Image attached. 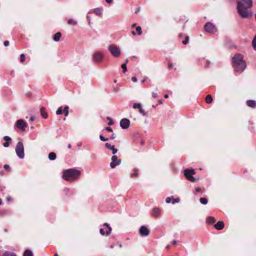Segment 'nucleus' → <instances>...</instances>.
I'll use <instances>...</instances> for the list:
<instances>
[{
    "label": "nucleus",
    "instance_id": "1",
    "mask_svg": "<svg viewBox=\"0 0 256 256\" xmlns=\"http://www.w3.org/2000/svg\"><path fill=\"white\" fill-rule=\"evenodd\" d=\"M238 12L242 18H247L252 16V13L248 10L252 6V0H238Z\"/></svg>",
    "mask_w": 256,
    "mask_h": 256
},
{
    "label": "nucleus",
    "instance_id": "2",
    "mask_svg": "<svg viewBox=\"0 0 256 256\" xmlns=\"http://www.w3.org/2000/svg\"><path fill=\"white\" fill-rule=\"evenodd\" d=\"M243 59V56L240 54H236L232 58L233 68L235 71L241 73L246 69V64Z\"/></svg>",
    "mask_w": 256,
    "mask_h": 256
},
{
    "label": "nucleus",
    "instance_id": "3",
    "mask_svg": "<svg viewBox=\"0 0 256 256\" xmlns=\"http://www.w3.org/2000/svg\"><path fill=\"white\" fill-rule=\"evenodd\" d=\"M80 174V170L74 168H70L63 172L62 178L67 181H74L79 178Z\"/></svg>",
    "mask_w": 256,
    "mask_h": 256
},
{
    "label": "nucleus",
    "instance_id": "4",
    "mask_svg": "<svg viewBox=\"0 0 256 256\" xmlns=\"http://www.w3.org/2000/svg\"><path fill=\"white\" fill-rule=\"evenodd\" d=\"M195 174L196 172L194 169H186L184 170V176L186 179L193 182H196L198 180V178H196L192 176V175Z\"/></svg>",
    "mask_w": 256,
    "mask_h": 256
},
{
    "label": "nucleus",
    "instance_id": "5",
    "mask_svg": "<svg viewBox=\"0 0 256 256\" xmlns=\"http://www.w3.org/2000/svg\"><path fill=\"white\" fill-rule=\"evenodd\" d=\"M16 152L17 156L20 158H24V147L23 144L22 142H19L17 143L16 148Z\"/></svg>",
    "mask_w": 256,
    "mask_h": 256
},
{
    "label": "nucleus",
    "instance_id": "6",
    "mask_svg": "<svg viewBox=\"0 0 256 256\" xmlns=\"http://www.w3.org/2000/svg\"><path fill=\"white\" fill-rule=\"evenodd\" d=\"M108 50L114 57L118 58L120 55L121 51L120 48L115 45H110L108 46Z\"/></svg>",
    "mask_w": 256,
    "mask_h": 256
},
{
    "label": "nucleus",
    "instance_id": "7",
    "mask_svg": "<svg viewBox=\"0 0 256 256\" xmlns=\"http://www.w3.org/2000/svg\"><path fill=\"white\" fill-rule=\"evenodd\" d=\"M204 28L208 32L214 33L216 32V28L215 26L210 22L206 23L204 26Z\"/></svg>",
    "mask_w": 256,
    "mask_h": 256
},
{
    "label": "nucleus",
    "instance_id": "8",
    "mask_svg": "<svg viewBox=\"0 0 256 256\" xmlns=\"http://www.w3.org/2000/svg\"><path fill=\"white\" fill-rule=\"evenodd\" d=\"M112 162L110 163V166L112 168H114L116 166H118L121 163V160L118 159L116 155L113 156L111 158Z\"/></svg>",
    "mask_w": 256,
    "mask_h": 256
},
{
    "label": "nucleus",
    "instance_id": "9",
    "mask_svg": "<svg viewBox=\"0 0 256 256\" xmlns=\"http://www.w3.org/2000/svg\"><path fill=\"white\" fill-rule=\"evenodd\" d=\"M16 126L22 131H24L27 127V124L23 120L20 119L16 121Z\"/></svg>",
    "mask_w": 256,
    "mask_h": 256
},
{
    "label": "nucleus",
    "instance_id": "10",
    "mask_svg": "<svg viewBox=\"0 0 256 256\" xmlns=\"http://www.w3.org/2000/svg\"><path fill=\"white\" fill-rule=\"evenodd\" d=\"M139 233L142 236H147L149 235L150 230L146 226H142L140 228Z\"/></svg>",
    "mask_w": 256,
    "mask_h": 256
},
{
    "label": "nucleus",
    "instance_id": "11",
    "mask_svg": "<svg viewBox=\"0 0 256 256\" xmlns=\"http://www.w3.org/2000/svg\"><path fill=\"white\" fill-rule=\"evenodd\" d=\"M103 58V54L101 52H97L94 54L93 59L95 62H99L102 61Z\"/></svg>",
    "mask_w": 256,
    "mask_h": 256
},
{
    "label": "nucleus",
    "instance_id": "12",
    "mask_svg": "<svg viewBox=\"0 0 256 256\" xmlns=\"http://www.w3.org/2000/svg\"><path fill=\"white\" fill-rule=\"evenodd\" d=\"M130 124V122L129 120L126 118H124L121 120L120 122V126L122 128L124 129H126L129 128Z\"/></svg>",
    "mask_w": 256,
    "mask_h": 256
},
{
    "label": "nucleus",
    "instance_id": "13",
    "mask_svg": "<svg viewBox=\"0 0 256 256\" xmlns=\"http://www.w3.org/2000/svg\"><path fill=\"white\" fill-rule=\"evenodd\" d=\"M161 214V210L158 208H154L152 210V215L154 218L158 217Z\"/></svg>",
    "mask_w": 256,
    "mask_h": 256
},
{
    "label": "nucleus",
    "instance_id": "14",
    "mask_svg": "<svg viewBox=\"0 0 256 256\" xmlns=\"http://www.w3.org/2000/svg\"><path fill=\"white\" fill-rule=\"evenodd\" d=\"M214 226L215 228L218 230H222L224 226V224L222 221H218L216 224H214Z\"/></svg>",
    "mask_w": 256,
    "mask_h": 256
},
{
    "label": "nucleus",
    "instance_id": "15",
    "mask_svg": "<svg viewBox=\"0 0 256 256\" xmlns=\"http://www.w3.org/2000/svg\"><path fill=\"white\" fill-rule=\"evenodd\" d=\"M246 104L249 107L255 108L256 107V102L254 100H248L246 101Z\"/></svg>",
    "mask_w": 256,
    "mask_h": 256
},
{
    "label": "nucleus",
    "instance_id": "16",
    "mask_svg": "<svg viewBox=\"0 0 256 256\" xmlns=\"http://www.w3.org/2000/svg\"><path fill=\"white\" fill-rule=\"evenodd\" d=\"M103 225H104V226H106L108 229L106 232V236H109L112 230V228L110 226L109 224H108L107 222H104Z\"/></svg>",
    "mask_w": 256,
    "mask_h": 256
},
{
    "label": "nucleus",
    "instance_id": "17",
    "mask_svg": "<svg viewBox=\"0 0 256 256\" xmlns=\"http://www.w3.org/2000/svg\"><path fill=\"white\" fill-rule=\"evenodd\" d=\"M40 112L42 116L44 118H46L48 117V114L47 112H46L45 108L44 107H42L40 109Z\"/></svg>",
    "mask_w": 256,
    "mask_h": 256
},
{
    "label": "nucleus",
    "instance_id": "18",
    "mask_svg": "<svg viewBox=\"0 0 256 256\" xmlns=\"http://www.w3.org/2000/svg\"><path fill=\"white\" fill-rule=\"evenodd\" d=\"M62 36V34L60 32H58L54 34L53 40L55 42H58L60 37Z\"/></svg>",
    "mask_w": 256,
    "mask_h": 256
},
{
    "label": "nucleus",
    "instance_id": "19",
    "mask_svg": "<svg viewBox=\"0 0 256 256\" xmlns=\"http://www.w3.org/2000/svg\"><path fill=\"white\" fill-rule=\"evenodd\" d=\"M216 222V219L212 216H208L206 219V222L210 224H212Z\"/></svg>",
    "mask_w": 256,
    "mask_h": 256
},
{
    "label": "nucleus",
    "instance_id": "20",
    "mask_svg": "<svg viewBox=\"0 0 256 256\" xmlns=\"http://www.w3.org/2000/svg\"><path fill=\"white\" fill-rule=\"evenodd\" d=\"M94 13L97 16H100L102 14V8H96L94 10Z\"/></svg>",
    "mask_w": 256,
    "mask_h": 256
},
{
    "label": "nucleus",
    "instance_id": "21",
    "mask_svg": "<svg viewBox=\"0 0 256 256\" xmlns=\"http://www.w3.org/2000/svg\"><path fill=\"white\" fill-rule=\"evenodd\" d=\"M206 102L207 104H210L212 102L213 98L211 94H208L206 98Z\"/></svg>",
    "mask_w": 256,
    "mask_h": 256
},
{
    "label": "nucleus",
    "instance_id": "22",
    "mask_svg": "<svg viewBox=\"0 0 256 256\" xmlns=\"http://www.w3.org/2000/svg\"><path fill=\"white\" fill-rule=\"evenodd\" d=\"M48 158L50 160H53L56 158V154L54 152H51L48 154Z\"/></svg>",
    "mask_w": 256,
    "mask_h": 256
},
{
    "label": "nucleus",
    "instance_id": "23",
    "mask_svg": "<svg viewBox=\"0 0 256 256\" xmlns=\"http://www.w3.org/2000/svg\"><path fill=\"white\" fill-rule=\"evenodd\" d=\"M24 256H32V253L30 250H26L24 253Z\"/></svg>",
    "mask_w": 256,
    "mask_h": 256
},
{
    "label": "nucleus",
    "instance_id": "24",
    "mask_svg": "<svg viewBox=\"0 0 256 256\" xmlns=\"http://www.w3.org/2000/svg\"><path fill=\"white\" fill-rule=\"evenodd\" d=\"M138 176V170L136 168H134V170L133 173L130 174V177L131 178L137 177Z\"/></svg>",
    "mask_w": 256,
    "mask_h": 256
},
{
    "label": "nucleus",
    "instance_id": "25",
    "mask_svg": "<svg viewBox=\"0 0 256 256\" xmlns=\"http://www.w3.org/2000/svg\"><path fill=\"white\" fill-rule=\"evenodd\" d=\"M68 108H69L68 106H64V108L62 110V112H64V114L66 116H67L68 115Z\"/></svg>",
    "mask_w": 256,
    "mask_h": 256
},
{
    "label": "nucleus",
    "instance_id": "26",
    "mask_svg": "<svg viewBox=\"0 0 256 256\" xmlns=\"http://www.w3.org/2000/svg\"><path fill=\"white\" fill-rule=\"evenodd\" d=\"M68 24L75 26V25H76L77 24V22L76 21L72 19H69L68 20Z\"/></svg>",
    "mask_w": 256,
    "mask_h": 256
},
{
    "label": "nucleus",
    "instance_id": "27",
    "mask_svg": "<svg viewBox=\"0 0 256 256\" xmlns=\"http://www.w3.org/2000/svg\"><path fill=\"white\" fill-rule=\"evenodd\" d=\"M200 201L203 204H206L208 203V200L205 198H201Z\"/></svg>",
    "mask_w": 256,
    "mask_h": 256
},
{
    "label": "nucleus",
    "instance_id": "28",
    "mask_svg": "<svg viewBox=\"0 0 256 256\" xmlns=\"http://www.w3.org/2000/svg\"><path fill=\"white\" fill-rule=\"evenodd\" d=\"M252 46L256 50V35L252 41Z\"/></svg>",
    "mask_w": 256,
    "mask_h": 256
},
{
    "label": "nucleus",
    "instance_id": "29",
    "mask_svg": "<svg viewBox=\"0 0 256 256\" xmlns=\"http://www.w3.org/2000/svg\"><path fill=\"white\" fill-rule=\"evenodd\" d=\"M3 256H16L14 254L10 252H5Z\"/></svg>",
    "mask_w": 256,
    "mask_h": 256
},
{
    "label": "nucleus",
    "instance_id": "30",
    "mask_svg": "<svg viewBox=\"0 0 256 256\" xmlns=\"http://www.w3.org/2000/svg\"><path fill=\"white\" fill-rule=\"evenodd\" d=\"M141 108V104L139 103H134L133 105L134 108Z\"/></svg>",
    "mask_w": 256,
    "mask_h": 256
},
{
    "label": "nucleus",
    "instance_id": "31",
    "mask_svg": "<svg viewBox=\"0 0 256 256\" xmlns=\"http://www.w3.org/2000/svg\"><path fill=\"white\" fill-rule=\"evenodd\" d=\"M136 30L138 32V35L142 34V28L140 26H138L136 28Z\"/></svg>",
    "mask_w": 256,
    "mask_h": 256
},
{
    "label": "nucleus",
    "instance_id": "32",
    "mask_svg": "<svg viewBox=\"0 0 256 256\" xmlns=\"http://www.w3.org/2000/svg\"><path fill=\"white\" fill-rule=\"evenodd\" d=\"M25 61V56L24 54H22L20 56V62H23Z\"/></svg>",
    "mask_w": 256,
    "mask_h": 256
},
{
    "label": "nucleus",
    "instance_id": "33",
    "mask_svg": "<svg viewBox=\"0 0 256 256\" xmlns=\"http://www.w3.org/2000/svg\"><path fill=\"white\" fill-rule=\"evenodd\" d=\"M122 68L123 70V72L125 73L127 70L126 64H123L122 65Z\"/></svg>",
    "mask_w": 256,
    "mask_h": 256
},
{
    "label": "nucleus",
    "instance_id": "34",
    "mask_svg": "<svg viewBox=\"0 0 256 256\" xmlns=\"http://www.w3.org/2000/svg\"><path fill=\"white\" fill-rule=\"evenodd\" d=\"M105 146L106 148H108V149L111 150L112 148H113V147L114 146V145L112 146L110 144H109L108 143H106L105 144Z\"/></svg>",
    "mask_w": 256,
    "mask_h": 256
},
{
    "label": "nucleus",
    "instance_id": "35",
    "mask_svg": "<svg viewBox=\"0 0 256 256\" xmlns=\"http://www.w3.org/2000/svg\"><path fill=\"white\" fill-rule=\"evenodd\" d=\"M188 40H189V38L188 36H186V38H185V40H184L182 42L184 44H186L188 42Z\"/></svg>",
    "mask_w": 256,
    "mask_h": 256
},
{
    "label": "nucleus",
    "instance_id": "36",
    "mask_svg": "<svg viewBox=\"0 0 256 256\" xmlns=\"http://www.w3.org/2000/svg\"><path fill=\"white\" fill-rule=\"evenodd\" d=\"M62 113V107H60L59 108H58V109L56 111V114H60Z\"/></svg>",
    "mask_w": 256,
    "mask_h": 256
},
{
    "label": "nucleus",
    "instance_id": "37",
    "mask_svg": "<svg viewBox=\"0 0 256 256\" xmlns=\"http://www.w3.org/2000/svg\"><path fill=\"white\" fill-rule=\"evenodd\" d=\"M139 112L140 114H142L143 116H146V113L144 111V110H143L142 108L138 109Z\"/></svg>",
    "mask_w": 256,
    "mask_h": 256
},
{
    "label": "nucleus",
    "instance_id": "38",
    "mask_svg": "<svg viewBox=\"0 0 256 256\" xmlns=\"http://www.w3.org/2000/svg\"><path fill=\"white\" fill-rule=\"evenodd\" d=\"M100 138L102 141L106 142L108 140V138H105L103 136L100 135Z\"/></svg>",
    "mask_w": 256,
    "mask_h": 256
},
{
    "label": "nucleus",
    "instance_id": "39",
    "mask_svg": "<svg viewBox=\"0 0 256 256\" xmlns=\"http://www.w3.org/2000/svg\"><path fill=\"white\" fill-rule=\"evenodd\" d=\"M107 119H108V120H109V122H108V124L109 126L112 125V124H114V122H113V121H112V119L110 118V117H108V118H107Z\"/></svg>",
    "mask_w": 256,
    "mask_h": 256
},
{
    "label": "nucleus",
    "instance_id": "40",
    "mask_svg": "<svg viewBox=\"0 0 256 256\" xmlns=\"http://www.w3.org/2000/svg\"><path fill=\"white\" fill-rule=\"evenodd\" d=\"M112 150V153L113 154H115L118 152V149L114 148V146L113 147V148L111 150Z\"/></svg>",
    "mask_w": 256,
    "mask_h": 256
},
{
    "label": "nucleus",
    "instance_id": "41",
    "mask_svg": "<svg viewBox=\"0 0 256 256\" xmlns=\"http://www.w3.org/2000/svg\"><path fill=\"white\" fill-rule=\"evenodd\" d=\"M100 234L102 236H106V232L104 231V229L100 228Z\"/></svg>",
    "mask_w": 256,
    "mask_h": 256
},
{
    "label": "nucleus",
    "instance_id": "42",
    "mask_svg": "<svg viewBox=\"0 0 256 256\" xmlns=\"http://www.w3.org/2000/svg\"><path fill=\"white\" fill-rule=\"evenodd\" d=\"M4 167L6 170H8V171L10 170V166L8 164H6L4 165Z\"/></svg>",
    "mask_w": 256,
    "mask_h": 256
},
{
    "label": "nucleus",
    "instance_id": "43",
    "mask_svg": "<svg viewBox=\"0 0 256 256\" xmlns=\"http://www.w3.org/2000/svg\"><path fill=\"white\" fill-rule=\"evenodd\" d=\"M180 200L179 198H174V201L172 202V204H175L176 202H180Z\"/></svg>",
    "mask_w": 256,
    "mask_h": 256
},
{
    "label": "nucleus",
    "instance_id": "44",
    "mask_svg": "<svg viewBox=\"0 0 256 256\" xmlns=\"http://www.w3.org/2000/svg\"><path fill=\"white\" fill-rule=\"evenodd\" d=\"M4 139L5 140H6V141H8V140H11V138L10 137L8 136H4Z\"/></svg>",
    "mask_w": 256,
    "mask_h": 256
},
{
    "label": "nucleus",
    "instance_id": "45",
    "mask_svg": "<svg viewBox=\"0 0 256 256\" xmlns=\"http://www.w3.org/2000/svg\"><path fill=\"white\" fill-rule=\"evenodd\" d=\"M10 145V143L8 142H6L3 144L4 147H8Z\"/></svg>",
    "mask_w": 256,
    "mask_h": 256
},
{
    "label": "nucleus",
    "instance_id": "46",
    "mask_svg": "<svg viewBox=\"0 0 256 256\" xmlns=\"http://www.w3.org/2000/svg\"><path fill=\"white\" fill-rule=\"evenodd\" d=\"M105 129L108 132H112V128L110 127H106L105 128Z\"/></svg>",
    "mask_w": 256,
    "mask_h": 256
},
{
    "label": "nucleus",
    "instance_id": "47",
    "mask_svg": "<svg viewBox=\"0 0 256 256\" xmlns=\"http://www.w3.org/2000/svg\"><path fill=\"white\" fill-rule=\"evenodd\" d=\"M152 96L154 98H156L158 96V94L156 92H152Z\"/></svg>",
    "mask_w": 256,
    "mask_h": 256
},
{
    "label": "nucleus",
    "instance_id": "48",
    "mask_svg": "<svg viewBox=\"0 0 256 256\" xmlns=\"http://www.w3.org/2000/svg\"><path fill=\"white\" fill-rule=\"evenodd\" d=\"M166 203H170L171 202V198L170 197H168L166 198Z\"/></svg>",
    "mask_w": 256,
    "mask_h": 256
},
{
    "label": "nucleus",
    "instance_id": "49",
    "mask_svg": "<svg viewBox=\"0 0 256 256\" xmlns=\"http://www.w3.org/2000/svg\"><path fill=\"white\" fill-rule=\"evenodd\" d=\"M4 45L5 46H7L9 45V42L8 40H6L4 42Z\"/></svg>",
    "mask_w": 256,
    "mask_h": 256
},
{
    "label": "nucleus",
    "instance_id": "50",
    "mask_svg": "<svg viewBox=\"0 0 256 256\" xmlns=\"http://www.w3.org/2000/svg\"><path fill=\"white\" fill-rule=\"evenodd\" d=\"M202 190L200 188V187H198L196 189V193H198V192H201Z\"/></svg>",
    "mask_w": 256,
    "mask_h": 256
},
{
    "label": "nucleus",
    "instance_id": "51",
    "mask_svg": "<svg viewBox=\"0 0 256 256\" xmlns=\"http://www.w3.org/2000/svg\"><path fill=\"white\" fill-rule=\"evenodd\" d=\"M173 68V64L172 63H170L168 65V68L169 70L172 68Z\"/></svg>",
    "mask_w": 256,
    "mask_h": 256
},
{
    "label": "nucleus",
    "instance_id": "52",
    "mask_svg": "<svg viewBox=\"0 0 256 256\" xmlns=\"http://www.w3.org/2000/svg\"><path fill=\"white\" fill-rule=\"evenodd\" d=\"M132 82H137V78L136 77H134V76L132 78Z\"/></svg>",
    "mask_w": 256,
    "mask_h": 256
},
{
    "label": "nucleus",
    "instance_id": "53",
    "mask_svg": "<svg viewBox=\"0 0 256 256\" xmlns=\"http://www.w3.org/2000/svg\"><path fill=\"white\" fill-rule=\"evenodd\" d=\"M116 138V136H114V134H112V135L110 137V140H114Z\"/></svg>",
    "mask_w": 256,
    "mask_h": 256
},
{
    "label": "nucleus",
    "instance_id": "54",
    "mask_svg": "<svg viewBox=\"0 0 256 256\" xmlns=\"http://www.w3.org/2000/svg\"><path fill=\"white\" fill-rule=\"evenodd\" d=\"M158 104H162L163 103V100H158Z\"/></svg>",
    "mask_w": 256,
    "mask_h": 256
},
{
    "label": "nucleus",
    "instance_id": "55",
    "mask_svg": "<svg viewBox=\"0 0 256 256\" xmlns=\"http://www.w3.org/2000/svg\"><path fill=\"white\" fill-rule=\"evenodd\" d=\"M178 242L176 240H174L172 242V244L174 245H175L177 244Z\"/></svg>",
    "mask_w": 256,
    "mask_h": 256
},
{
    "label": "nucleus",
    "instance_id": "56",
    "mask_svg": "<svg viewBox=\"0 0 256 256\" xmlns=\"http://www.w3.org/2000/svg\"><path fill=\"white\" fill-rule=\"evenodd\" d=\"M112 0H106V2L108 4H110L112 2Z\"/></svg>",
    "mask_w": 256,
    "mask_h": 256
},
{
    "label": "nucleus",
    "instance_id": "57",
    "mask_svg": "<svg viewBox=\"0 0 256 256\" xmlns=\"http://www.w3.org/2000/svg\"><path fill=\"white\" fill-rule=\"evenodd\" d=\"M140 143H141V144H142V145H144V140H141V141H140Z\"/></svg>",
    "mask_w": 256,
    "mask_h": 256
},
{
    "label": "nucleus",
    "instance_id": "58",
    "mask_svg": "<svg viewBox=\"0 0 256 256\" xmlns=\"http://www.w3.org/2000/svg\"><path fill=\"white\" fill-rule=\"evenodd\" d=\"M164 98H168V94H166L164 96Z\"/></svg>",
    "mask_w": 256,
    "mask_h": 256
},
{
    "label": "nucleus",
    "instance_id": "59",
    "mask_svg": "<svg viewBox=\"0 0 256 256\" xmlns=\"http://www.w3.org/2000/svg\"><path fill=\"white\" fill-rule=\"evenodd\" d=\"M30 121H33L34 120V117H31L30 118Z\"/></svg>",
    "mask_w": 256,
    "mask_h": 256
},
{
    "label": "nucleus",
    "instance_id": "60",
    "mask_svg": "<svg viewBox=\"0 0 256 256\" xmlns=\"http://www.w3.org/2000/svg\"><path fill=\"white\" fill-rule=\"evenodd\" d=\"M68 148H71V144H68Z\"/></svg>",
    "mask_w": 256,
    "mask_h": 256
},
{
    "label": "nucleus",
    "instance_id": "61",
    "mask_svg": "<svg viewBox=\"0 0 256 256\" xmlns=\"http://www.w3.org/2000/svg\"><path fill=\"white\" fill-rule=\"evenodd\" d=\"M132 34H134V35H136V33L134 31H132Z\"/></svg>",
    "mask_w": 256,
    "mask_h": 256
},
{
    "label": "nucleus",
    "instance_id": "62",
    "mask_svg": "<svg viewBox=\"0 0 256 256\" xmlns=\"http://www.w3.org/2000/svg\"><path fill=\"white\" fill-rule=\"evenodd\" d=\"M128 62V59H126V62H125L124 64H127V63Z\"/></svg>",
    "mask_w": 256,
    "mask_h": 256
},
{
    "label": "nucleus",
    "instance_id": "63",
    "mask_svg": "<svg viewBox=\"0 0 256 256\" xmlns=\"http://www.w3.org/2000/svg\"><path fill=\"white\" fill-rule=\"evenodd\" d=\"M170 248V246H166V248L167 249H169Z\"/></svg>",
    "mask_w": 256,
    "mask_h": 256
},
{
    "label": "nucleus",
    "instance_id": "64",
    "mask_svg": "<svg viewBox=\"0 0 256 256\" xmlns=\"http://www.w3.org/2000/svg\"><path fill=\"white\" fill-rule=\"evenodd\" d=\"M54 256H58V254H54Z\"/></svg>",
    "mask_w": 256,
    "mask_h": 256
}]
</instances>
